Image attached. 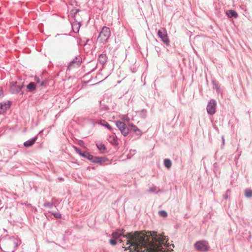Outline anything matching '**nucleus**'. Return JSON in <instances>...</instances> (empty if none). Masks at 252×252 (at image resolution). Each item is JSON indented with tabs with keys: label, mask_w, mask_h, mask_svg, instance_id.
Returning <instances> with one entry per match:
<instances>
[{
	"label": "nucleus",
	"mask_w": 252,
	"mask_h": 252,
	"mask_svg": "<svg viewBox=\"0 0 252 252\" xmlns=\"http://www.w3.org/2000/svg\"><path fill=\"white\" fill-rule=\"evenodd\" d=\"M96 146L97 148L101 152H103L106 149L105 145L102 143H96Z\"/></svg>",
	"instance_id": "aec40b11"
},
{
	"label": "nucleus",
	"mask_w": 252,
	"mask_h": 252,
	"mask_svg": "<svg viewBox=\"0 0 252 252\" xmlns=\"http://www.w3.org/2000/svg\"><path fill=\"white\" fill-rule=\"evenodd\" d=\"M121 132L122 134H123L124 136H126L127 135L129 132L128 128L127 126H126Z\"/></svg>",
	"instance_id": "b1692460"
},
{
	"label": "nucleus",
	"mask_w": 252,
	"mask_h": 252,
	"mask_svg": "<svg viewBox=\"0 0 252 252\" xmlns=\"http://www.w3.org/2000/svg\"><path fill=\"white\" fill-rule=\"evenodd\" d=\"M43 206L45 207H47V208H51L53 206V203H52L51 202H45L44 203Z\"/></svg>",
	"instance_id": "a878e982"
},
{
	"label": "nucleus",
	"mask_w": 252,
	"mask_h": 252,
	"mask_svg": "<svg viewBox=\"0 0 252 252\" xmlns=\"http://www.w3.org/2000/svg\"><path fill=\"white\" fill-rule=\"evenodd\" d=\"M124 120L125 121H127L128 120V119H126V118L124 119Z\"/></svg>",
	"instance_id": "a19ab883"
},
{
	"label": "nucleus",
	"mask_w": 252,
	"mask_h": 252,
	"mask_svg": "<svg viewBox=\"0 0 252 252\" xmlns=\"http://www.w3.org/2000/svg\"><path fill=\"white\" fill-rule=\"evenodd\" d=\"M98 124H99L100 125H101V126H105V127H107L108 129H109L110 130L112 129L111 126L105 120H100L99 122L98 123Z\"/></svg>",
	"instance_id": "f3484780"
},
{
	"label": "nucleus",
	"mask_w": 252,
	"mask_h": 252,
	"mask_svg": "<svg viewBox=\"0 0 252 252\" xmlns=\"http://www.w3.org/2000/svg\"><path fill=\"white\" fill-rule=\"evenodd\" d=\"M116 125L121 131L126 126L125 123L121 121H117L116 122Z\"/></svg>",
	"instance_id": "2eb2a0df"
},
{
	"label": "nucleus",
	"mask_w": 252,
	"mask_h": 252,
	"mask_svg": "<svg viewBox=\"0 0 252 252\" xmlns=\"http://www.w3.org/2000/svg\"><path fill=\"white\" fill-rule=\"evenodd\" d=\"M52 203H53V206H57L59 204V201L55 198H53L51 200Z\"/></svg>",
	"instance_id": "cd10ccee"
},
{
	"label": "nucleus",
	"mask_w": 252,
	"mask_h": 252,
	"mask_svg": "<svg viewBox=\"0 0 252 252\" xmlns=\"http://www.w3.org/2000/svg\"><path fill=\"white\" fill-rule=\"evenodd\" d=\"M23 85L18 83L17 82H13L11 83L10 90L12 94H17L20 92Z\"/></svg>",
	"instance_id": "0eeeda50"
},
{
	"label": "nucleus",
	"mask_w": 252,
	"mask_h": 252,
	"mask_svg": "<svg viewBox=\"0 0 252 252\" xmlns=\"http://www.w3.org/2000/svg\"><path fill=\"white\" fill-rule=\"evenodd\" d=\"M3 95V91L1 89H0V96Z\"/></svg>",
	"instance_id": "4c0bfd02"
},
{
	"label": "nucleus",
	"mask_w": 252,
	"mask_h": 252,
	"mask_svg": "<svg viewBox=\"0 0 252 252\" xmlns=\"http://www.w3.org/2000/svg\"><path fill=\"white\" fill-rule=\"evenodd\" d=\"M98 61L102 64H105L107 61V57L106 54H102L99 56Z\"/></svg>",
	"instance_id": "f8f14e48"
},
{
	"label": "nucleus",
	"mask_w": 252,
	"mask_h": 252,
	"mask_svg": "<svg viewBox=\"0 0 252 252\" xmlns=\"http://www.w3.org/2000/svg\"><path fill=\"white\" fill-rule=\"evenodd\" d=\"M214 89H216L218 92H219L220 91L219 88L216 84L214 85Z\"/></svg>",
	"instance_id": "f704fd0d"
},
{
	"label": "nucleus",
	"mask_w": 252,
	"mask_h": 252,
	"mask_svg": "<svg viewBox=\"0 0 252 252\" xmlns=\"http://www.w3.org/2000/svg\"><path fill=\"white\" fill-rule=\"evenodd\" d=\"M88 153H87V152H84V153H82L80 155V156L82 157H84V158H87V155H88Z\"/></svg>",
	"instance_id": "473e14b6"
},
{
	"label": "nucleus",
	"mask_w": 252,
	"mask_h": 252,
	"mask_svg": "<svg viewBox=\"0 0 252 252\" xmlns=\"http://www.w3.org/2000/svg\"><path fill=\"white\" fill-rule=\"evenodd\" d=\"M34 80L36 84H38L40 86H45L46 85V83L43 80L41 81V78L39 76H35Z\"/></svg>",
	"instance_id": "dca6fc26"
},
{
	"label": "nucleus",
	"mask_w": 252,
	"mask_h": 252,
	"mask_svg": "<svg viewBox=\"0 0 252 252\" xmlns=\"http://www.w3.org/2000/svg\"><path fill=\"white\" fill-rule=\"evenodd\" d=\"M136 232H138V231H136L134 232H131L127 233L126 234H124V230L123 229H122V230L119 229V230H117L116 231L114 232L112 234V236L114 239H117L119 237L122 236L125 239L124 240V241H126V245H128V246L127 247H128L130 244H127V240L128 239H127V236H127L128 234H130V233H134Z\"/></svg>",
	"instance_id": "39448f33"
},
{
	"label": "nucleus",
	"mask_w": 252,
	"mask_h": 252,
	"mask_svg": "<svg viewBox=\"0 0 252 252\" xmlns=\"http://www.w3.org/2000/svg\"><path fill=\"white\" fill-rule=\"evenodd\" d=\"M164 165L167 169H169L172 165V162L170 159L168 158L165 159L164 160Z\"/></svg>",
	"instance_id": "6ab92c4d"
},
{
	"label": "nucleus",
	"mask_w": 252,
	"mask_h": 252,
	"mask_svg": "<svg viewBox=\"0 0 252 252\" xmlns=\"http://www.w3.org/2000/svg\"><path fill=\"white\" fill-rule=\"evenodd\" d=\"M120 243L122 242L123 241L121 240H120Z\"/></svg>",
	"instance_id": "c03bdc74"
},
{
	"label": "nucleus",
	"mask_w": 252,
	"mask_h": 252,
	"mask_svg": "<svg viewBox=\"0 0 252 252\" xmlns=\"http://www.w3.org/2000/svg\"><path fill=\"white\" fill-rule=\"evenodd\" d=\"M132 130L135 132L136 131L139 132L138 133H137V135H141V131L136 126H133V128H132Z\"/></svg>",
	"instance_id": "c85d7f7f"
},
{
	"label": "nucleus",
	"mask_w": 252,
	"mask_h": 252,
	"mask_svg": "<svg viewBox=\"0 0 252 252\" xmlns=\"http://www.w3.org/2000/svg\"><path fill=\"white\" fill-rule=\"evenodd\" d=\"M109 142L113 145L118 144V139L115 135H110L108 139Z\"/></svg>",
	"instance_id": "ddd939ff"
},
{
	"label": "nucleus",
	"mask_w": 252,
	"mask_h": 252,
	"mask_svg": "<svg viewBox=\"0 0 252 252\" xmlns=\"http://www.w3.org/2000/svg\"><path fill=\"white\" fill-rule=\"evenodd\" d=\"M27 88L32 91L34 90L35 89V84L33 82H31L27 85Z\"/></svg>",
	"instance_id": "4be33fe9"
},
{
	"label": "nucleus",
	"mask_w": 252,
	"mask_h": 252,
	"mask_svg": "<svg viewBox=\"0 0 252 252\" xmlns=\"http://www.w3.org/2000/svg\"><path fill=\"white\" fill-rule=\"evenodd\" d=\"M158 37L161 39L162 41L166 45H169V39L167 36L166 30L164 28H161L158 32Z\"/></svg>",
	"instance_id": "20e7f679"
},
{
	"label": "nucleus",
	"mask_w": 252,
	"mask_h": 252,
	"mask_svg": "<svg viewBox=\"0 0 252 252\" xmlns=\"http://www.w3.org/2000/svg\"><path fill=\"white\" fill-rule=\"evenodd\" d=\"M73 148H74V150L75 151V152L77 153H78L79 155H80L81 154V153H82L81 152V151L79 148H78L77 147H76L75 146H74Z\"/></svg>",
	"instance_id": "c756f323"
},
{
	"label": "nucleus",
	"mask_w": 252,
	"mask_h": 252,
	"mask_svg": "<svg viewBox=\"0 0 252 252\" xmlns=\"http://www.w3.org/2000/svg\"><path fill=\"white\" fill-rule=\"evenodd\" d=\"M81 58L78 56L76 57L72 61L69 63L68 65V69H70L75 66H79L81 63Z\"/></svg>",
	"instance_id": "6e6552de"
},
{
	"label": "nucleus",
	"mask_w": 252,
	"mask_h": 252,
	"mask_svg": "<svg viewBox=\"0 0 252 252\" xmlns=\"http://www.w3.org/2000/svg\"><path fill=\"white\" fill-rule=\"evenodd\" d=\"M221 139H222V145L223 146L224 145V136H222L221 137Z\"/></svg>",
	"instance_id": "e433bc0d"
},
{
	"label": "nucleus",
	"mask_w": 252,
	"mask_h": 252,
	"mask_svg": "<svg viewBox=\"0 0 252 252\" xmlns=\"http://www.w3.org/2000/svg\"><path fill=\"white\" fill-rule=\"evenodd\" d=\"M50 213H51L52 215H53L56 218L60 219L62 217V215L60 213L52 212H50Z\"/></svg>",
	"instance_id": "393cba45"
},
{
	"label": "nucleus",
	"mask_w": 252,
	"mask_h": 252,
	"mask_svg": "<svg viewBox=\"0 0 252 252\" xmlns=\"http://www.w3.org/2000/svg\"><path fill=\"white\" fill-rule=\"evenodd\" d=\"M37 137L35 136V137L32 138L30 140H27V141L24 143V145L26 147H29L32 146V145L34 144L35 142Z\"/></svg>",
	"instance_id": "9d476101"
},
{
	"label": "nucleus",
	"mask_w": 252,
	"mask_h": 252,
	"mask_svg": "<svg viewBox=\"0 0 252 252\" xmlns=\"http://www.w3.org/2000/svg\"><path fill=\"white\" fill-rule=\"evenodd\" d=\"M226 14L229 18H237L238 17L237 13L236 11L232 10L227 11L226 12Z\"/></svg>",
	"instance_id": "4468645a"
},
{
	"label": "nucleus",
	"mask_w": 252,
	"mask_h": 252,
	"mask_svg": "<svg viewBox=\"0 0 252 252\" xmlns=\"http://www.w3.org/2000/svg\"><path fill=\"white\" fill-rule=\"evenodd\" d=\"M245 196L247 197H252V190L247 189L245 191Z\"/></svg>",
	"instance_id": "5701e85b"
},
{
	"label": "nucleus",
	"mask_w": 252,
	"mask_h": 252,
	"mask_svg": "<svg viewBox=\"0 0 252 252\" xmlns=\"http://www.w3.org/2000/svg\"><path fill=\"white\" fill-rule=\"evenodd\" d=\"M104 161V158L98 157H94L92 162L94 163H102Z\"/></svg>",
	"instance_id": "a211bd4d"
},
{
	"label": "nucleus",
	"mask_w": 252,
	"mask_h": 252,
	"mask_svg": "<svg viewBox=\"0 0 252 252\" xmlns=\"http://www.w3.org/2000/svg\"><path fill=\"white\" fill-rule=\"evenodd\" d=\"M217 102L215 100L211 99L207 106V112L209 115H213L216 111Z\"/></svg>",
	"instance_id": "423d86ee"
},
{
	"label": "nucleus",
	"mask_w": 252,
	"mask_h": 252,
	"mask_svg": "<svg viewBox=\"0 0 252 252\" xmlns=\"http://www.w3.org/2000/svg\"><path fill=\"white\" fill-rule=\"evenodd\" d=\"M71 25L73 32L75 33H77L79 31V29L81 26L80 23L75 21L71 24Z\"/></svg>",
	"instance_id": "9b49d317"
},
{
	"label": "nucleus",
	"mask_w": 252,
	"mask_h": 252,
	"mask_svg": "<svg viewBox=\"0 0 252 252\" xmlns=\"http://www.w3.org/2000/svg\"><path fill=\"white\" fill-rule=\"evenodd\" d=\"M78 144L81 146H84V143L82 140H79L78 141Z\"/></svg>",
	"instance_id": "72a5a7b5"
},
{
	"label": "nucleus",
	"mask_w": 252,
	"mask_h": 252,
	"mask_svg": "<svg viewBox=\"0 0 252 252\" xmlns=\"http://www.w3.org/2000/svg\"><path fill=\"white\" fill-rule=\"evenodd\" d=\"M79 11V9H75V13L76 14Z\"/></svg>",
	"instance_id": "ea45409f"
},
{
	"label": "nucleus",
	"mask_w": 252,
	"mask_h": 252,
	"mask_svg": "<svg viewBox=\"0 0 252 252\" xmlns=\"http://www.w3.org/2000/svg\"><path fill=\"white\" fill-rule=\"evenodd\" d=\"M228 197V195L227 194V193H226L224 195H223V198L225 199H227Z\"/></svg>",
	"instance_id": "c9c22d12"
},
{
	"label": "nucleus",
	"mask_w": 252,
	"mask_h": 252,
	"mask_svg": "<svg viewBox=\"0 0 252 252\" xmlns=\"http://www.w3.org/2000/svg\"><path fill=\"white\" fill-rule=\"evenodd\" d=\"M229 191V189H228V190H227V192H228Z\"/></svg>",
	"instance_id": "37998d69"
},
{
	"label": "nucleus",
	"mask_w": 252,
	"mask_h": 252,
	"mask_svg": "<svg viewBox=\"0 0 252 252\" xmlns=\"http://www.w3.org/2000/svg\"><path fill=\"white\" fill-rule=\"evenodd\" d=\"M159 191V189L156 186H153L148 189L150 192L158 193Z\"/></svg>",
	"instance_id": "412c9836"
},
{
	"label": "nucleus",
	"mask_w": 252,
	"mask_h": 252,
	"mask_svg": "<svg viewBox=\"0 0 252 252\" xmlns=\"http://www.w3.org/2000/svg\"><path fill=\"white\" fill-rule=\"evenodd\" d=\"M129 126H131L132 128H133V126H135V125H134L133 124H130L129 125Z\"/></svg>",
	"instance_id": "58836bf2"
},
{
	"label": "nucleus",
	"mask_w": 252,
	"mask_h": 252,
	"mask_svg": "<svg viewBox=\"0 0 252 252\" xmlns=\"http://www.w3.org/2000/svg\"><path fill=\"white\" fill-rule=\"evenodd\" d=\"M110 243L112 245H115L116 244V241L114 239H110L109 240Z\"/></svg>",
	"instance_id": "2f4dec72"
},
{
	"label": "nucleus",
	"mask_w": 252,
	"mask_h": 252,
	"mask_svg": "<svg viewBox=\"0 0 252 252\" xmlns=\"http://www.w3.org/2000/svg\"><path fill=\"white\" fill-rule=\"evenodd\" d=\"M93 158H94L93 156H92V155H90L89 153H88V155H87L86 158L88 159L89 160H90L92 162Z\"/></svg>",
	"instance_id": "7c9ffc66"
},
{
	"label": "nucleus",
	"mask_w": 252,
	"mask_h": 252,
	"mask_svg": "<svg viewBox=\"0 0 252 252\" xmlns=\"http://www.w3.org/2000/svg\"><path fill=\"white\" fill-rule=\"evenodd\" d=\"M194 247L198 252H207L210 248L208 243L206 241H197L195 243Z\"/></svg>",
	"instance_id": "7ed1b4c3"
},
{
	"label": "nucleus",
	"mask_w": 252,
	"mask_h": 252,
	"mask_svg": "<svg viewBox=\"0 0 252 252\" xmlns=\"http://www.w3.org/2000/svg\"><path fill=\"white\" fill-rule=\"evenodd\" d=\"M1 204V200L0 199V205Z\"/></svg>",
	"instance_id": "79ce46f5"
},
{
	"label": "nucleus",
	"mask_w": 252,
	"mask_h": 252,
	"mask_svg": "<svg viewBox=\"0 0 252 252\" xmlns=\"http://www.w3.org/2000/svg\"><path fill=\"white\" fill-rule=\"evenodd\" d=\"M111 34L109 28L103 27L100 32L97 40L101 43H105L107 41Z\"/></svg>",
	"instance_id": "f03ea898"
},
{
	"label": "nucleus",
	"mask_w": 252,
	"mask_h": 252,
	"mask_svg": "<svg viewBox=\"0 0 252 252\" xmlns=\"http://www.w3.org/2000/svg\"><path fill=\"white\" fill-rule=\"evenodd\" d=\"M10 104L11 103L9 101L4 103H0V114L4 113L7 109H8L9 108Z\"/></svg>",
	"instance_id": "1a4fd4ad"
},
{
	"label": "nucleus",
	"mask_w": 252,
	"mask_h": 252,
	"mask_svg": "<svg viewBox=\"0 0 252 252\" xmlns=\"http://www.w3.org/2000/svg\"><path fill=\"white\" fill-rule=\"evenodd\" d=\"M127 244L128 247H124L125 251L130 252H164L162 245L166 242V236L158 235L156 232H148L144 234L141 232L128 234Z\"/></svg>",
	"instance_id": "f257e3e1"
},
{
	"label": "nucleus",
	"mask_w": 252,
	"mask_h": 252,
	"mask_svg": "<svg viewBox=\"0 0 252 252\" xmlns=\"http://www.w3.org/2000/svg\"><path fill=\"white\" fill-rule=\"evenodd\" d=\"M159 215L162 217H166L167 216V213L166 211L162 210L158 212Z\"/></svg>",
	"instance_id": "bb28decb"
}]
</instances>
